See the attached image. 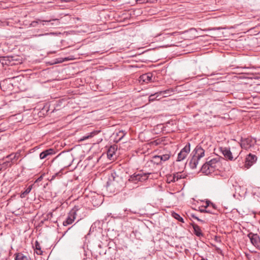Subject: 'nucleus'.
I'll list each match as a JSON object with an SVG mask.
<instances>
[{"label":"nucleus","instance_id":"nucleus-29","mask_svg":"<svg viewBox=\"0 0 260 260\" xmlns=\"http://www.w3.org/2000/svg\"><path fill=\"white\" fill-rule=\"evenodd\" d=\"M211 205L213 209H215V206L212 203H210V201H207L206 202V205L205 206L204 208H207L208 207H210V205Z\"/></svg>","mask_w":260,"mask_h":260},{"label":"nucleus","instance_id":"nucleus-7","mask_svg":"<svg viewBox=\"0 0 260 260\" xmlns=\"http://www.w3.org/2000/svg\"><path fill=\"white\" fill-rule=\"evenodd\" d=\"M190 151V144L187 143L178 154L177 161H181L184 160L187 156Z\"/></svg>","mask_w":260,"mask_h":260},{"label":"nucleus","instance_id":"nucleus-1","mask_svg":"<svg viewBox=\"0 0 260 260\" xmlns=\"http://www.w3.org/2000/svg\"><path fill=\"white\" fill-rule=\"evenodd\" d=\"M226 159L221 157L211 159L206 161L202 166L200 171L202 173L207 175L214 172L216 169L220 172L226 173Z\"/></svg>","mask_w":260,"mask_h":260},{"label":"nucleus","instance_id":"nucleus-17","mask_svg":"<svg viewBox=\"0 0 260 260\" xmlns=\"http://www.w3.org/2000/svg\"><path fill=\"white\" fill-rule=\"evenodd\" d=\"M57 157L59 158V162L61 164L62 167L65 168V167H68L70 165V162H66V160L67 159H68V158H69V159H70V158H68V157L62 158V157H59V156H58Z\"/></svg>","mask_w":260,"mask_h":260},{"label":"nucleus","instance_id":"nucleus-36","mask_svg":"<svg viewBox=\"0 0 260 260\" xmlns=\"http://www.w3.org/2000/svg\"><path fill=\"white\" fill-rule=\"evenodd\" d=\"M174 34H175V32H173V33H172V34H170V35H174Z\"/></svg>","mask_w":260,"mask_h":260},{"label":"nucleus","instance_id":"nucleus-25","mask_svg":"<svg viewBox=\"0 0 260 260\" xmlns=\"http://www.w3.org/2000/svg\"><path fill=\"white\" fill-rule=\"evenodd\" d=\"M220 152L225 158L228 157V149L226 148L220 147L219 148Z\"/></svg>","mask_w":260,"mask_h":260},{"label":"nucleus","instance_id":"nucleus-3","mask_svg":"<svg viewBox=\"0 0 260 260\" xmlns=\"http://www.w3.org/2000/svg\"><path fill=\"white\" fill-rule=\"evenodd\" d=\"M127 184L122 178L117 175L116 173H111L109 180L107 182V187L109 189H114L117 190L121 189L124 185Z\"/></svg>","mask_w":260,"mask_h":260},{"label":"nucleus","instance_id":"nucleus-32","mask_svg":"<svg viewBox=\"0 0 260 260\" xmlns=\"http://www.w3.org/2000/svg\"><path fill=\"white\" fill-rule=\"evenodd\" d=\"M200 211L201 212H208V213H212L213 212L210 210H206V208H204V209H200Z\"/></svg>","mask_w":260,"mask_h":260},{"label":"nucleus","instance_id":"nucleus-37","mask_svg":"<svg viewBox=\"0 0 260 260\" xmlns=\"http://www.w3.org/2000/svg\"><path fill=\"white\" fill-rule=\"evenodd\" d=\"M44 35L43 34H41V35H39L38 36H43Z\"/></svg>","mask_w":260,"mask_h":260},{"label":"nucleus","instance_id":"nucleus-8","mask_svg":"<svg viewBox=\"0 0 260 260\" xmlns=\"http://www.w3.org/2000/svg\"><path fill=\"white\" fill-rule=\"evenodd\" d=\"M255 142V140L251 138L242 139L240 146L241 148L247 149L253 146Z\"/></svg>","mask_w":260,"mask_h":260},{"label":"nucleus","instance_id":"nucleus-28","mask_svg":"<svg viewBox=\"0 0 260 260\" xmlns=\"http://www.w3.org/2000/svg\"><path fill=\"white\" fill-rule=\"evenodd\" d=\"M125 133H124L123 131H119V133L117 134V136L120 137L118 141L121 140L123 138V137L125 136Z\"/></svg>","mask_w":260,"mask_h":260},{"label":"nucleus","instance_id":"nucleus-26","mask_svg":"<svg viewBox=\"0 0 260 260\" xmlns=\"http://www.w3.org/2000/svg\"><path fill=\"white\" fill-rule=\"evenodd\" d=\"M61 176V174L60 171L59 172L56 173L51 176V181L54 180L56 177H57L58 178H59Z\"/></svg>","mask_w":260,"mask_h":260},{"label":"nucleus","instance_id":"nucleus-14","mask_svg":"<svg viewBox=\"0 0 260 260\" xmlns=\"http://www.w3.org/2000/svg\"><path fill=\"white\" fill-rule=\"evenodd\" d=\"M140 79L143 82L148 83L152 81V75L151 73L143 74L140 77Z\"/></svg>","mask_w":260,"mask_h":260},{"label":"nucleus","instance_id":"nucleus-5","mask_svg":"<svg viewBox=\"0 0 260 260\" xmlns=\"http://www.w3.org/2000/svg\"><path fill=\"white\" fill-rule=\"evenodd\" d=\"M234 146L229 149V160L236 159L241 152V147L239 142H235Z\"/></svg>","mask_w":260,"mask_h":260},{"label":"nucleus","instance_id":"nucleus-9","mask_svg":"<svg viewBox=\"0 0 260 260\" xmlns=\"http://www.w3.org/2000/svg\"><path fill=\"white\" fill-rule=\"evenodd\" d=\"M248 237L253 245L257 248L260 249V239L257 234L250 233L248 234Z\"/></svg>","mask_w":260,"mask_h":260},{"label":"nucleus","instance_id":"nucleus-13","mask_svg":"<svg viewBox=\"0 0 260 260\" xmlns=\"http://www.w3.org/2000/svg\"><path fill=\"white\" fill-rule=\"evenodd\" d=\"M55 153V150L53 149L50 148L45 150L40 154V158L41 159L46 158L48 156L51 155Z\"/></svg>","mask_w":260,"mask_h":260},{"label":"nucleus","instance_id":"nucleus-20","mask_svg":"<svg viewBox=\"0 0 260 260\" xmlns=\"http://www.w3.org/2000/svg\"><path fill=\"white\" fill-rule=\"evenodd\" d=\"M100 132H101L100 131H98V130L93 131L92 132L88 134L87 136L83 137L82 140H84L87 139L92 138V137H94V136L96 135L97 134H98Z\"/></svg>","mask_w":260,"mask_h":260},{"label":"nucleus","instance_id":"nucleus-15","mask_svg":"<svg viewBox=\"0 0 260 260\" xmlns=\"http://www.w3.org/2000/svg\"><path fill=\"white\" fill-rule=\"evenodd\" d=\"M51 21V20H42L41 19L37 18L35 20L32 21L29 25L31 27H37L39 24L44 25L43 22H49Z\"/></svg>","mask_w":260,"mask_h":260},{"label":"nucleus","instance_id":"nucleus-33","mask_svg":"<svg viewBox=\"0 0 260 260\" xmlns=\"http://www.w3.org/2000/svg\"><path fill=\"white\" fill-rule=\"evenodd\" d=\"M153 161H154V163H155L156 164H160V162L159 161V160H158V159H154V156L153 157Z\"/></svg>","mask_w":260,"mask_h":260},{"label":"nucleus","instance_id":"nucleus-24","mask_svg":"<svg viewBox=\"0 0 260 260\" xmlns=\"http://www.w3.org/2000/svg\"><path fill=\"white\" fill-rule=\"evenodd\" d=\"M172 216L175 218V219H176L177 220H178V221L181 222H184V220H183V219L182 217H181L179 214H178V213L175 212H172Z\"/></svg>","mask_w":260,"mask_h":260},{"label":"nucleus","instance_id":"nucleus-31","mask_svg":"<svg viewBox=\"0 0 260 260\" xmlns=\"http://www.w3.org/2000/svg\"><path fill=\"white\" fill-rule=\"evenodd\" d=\"M191 216L193 218L198 220V221L201 222L202 223H205V221L203 220H201V219L199 218L197 216H196L194 214H191Z\"/></svg>","mask_w":260,"mask_h":260},{"label":"nucleus","instance_id":"nucleus-27","mask_svg":"<svg viewBox=\"0 0 260 260\" xmlns=\"http://www.w3.org/2000/svg\"><path fill=\"white\" fill-rule=\"evenodd\" d=\"M162 161H165L168 160L170 157V152L162 155Z\"/></svg>","mask_w":260,"mask_h":260},{"label":"nucleus","instance_id":"nucleus-6","mask_svg":"<svg viewBox=\"0 0 260 260\" xmlns=\"http://www.w3.org/2000/svg\"><path fill=\"white\" fill-rule=\"evenodd\" d=\"M79 208L78 206H74V208L70 211L68 214V217L65 221L63 222L64 226H67L72 224L75 220L77 215V212L79 211Z\"/></svg>","mask_w":260,"mask_h":260},{"label":"nucleus","instance_id":"nucleus-4","mask_svg":"<svg viewBox=\"0 0 260 260\" xmlns=\"http://www.w3.org/2000/svg\"><path fill=\"white\" fill-rule=\"evenodd\" d=\"M150 173H135L132 175L129 176L128 181L126 182L127 184L128 183L132 182L134 183H137L138 182H143L148 179Z\"/></svg>","mask_w":260,"mask_h":260},{"label":"nucleus","instance_id":"nucleus-34","mask_svg":"<svg viewBox=\"0 0 260 260\" xmlns=\"http://www.w3.org/2000/svg\"><path fill=\"white\" fill-rule=\"evenodd\" d=\"M233 69H234V68H230V70H231V71H229V72H230V73H234V72H233V71H232V70H233Z\"/></svg>","mask_w":260,"mask_h":260},{"label":"nucleus","instance_id":"nucleus-30","mask_svg":"<svg viewBox=\"0 0 260 260\" xmlns=\"http://www.w3.org/2000/svg\"><path fill=\"white\" fill-rule=\"evenodd\" d=\"M154 159H158V160H159V161H160V163L162 161V155H155V156H154Z\"/></svg>","mask_w":260,"mask_h":260},{"label":"nucleus","instance_id":"nucleus-16","mask_svg":"<svg viewBox=\"0 0 260 260\" xmlns=\"http://www.w3.org/2000/svg\"><path fill=\"white\" fill-rule=\"evenodd\" d=\"M194 234L198 237L203 236V234L202 233L200 228L197 224L193 223L192 224Z\"/></svg>","mask_w":260,"mask_h":260},{"label":"nucleus","instance_id":"nucleus-18","mask_svg":"<svg viewBox=\"0 0 260 260\" xmlns=\"http://www.w3.org/2000/svg\"><path fill=\"white\" fill-rule=\"evenodd\" d=\"M15 260H30V258L21 253H19L16 256Z\"/></svg>","mask_w":260,"mask_h":260},{"label":"nucleus","instance_id":"nucleus-23","mask_svg":"<svg viewBox=\"0 0 260 260\" xmlns=\"http://www.w3.org/2000/svg\"><path fill=\"white\" fill-rule=\"evenodd\" d=\"M184 177H182V176L179 174V173H176L174 174L173 176L172 177V179L171 180V182H175L176 181H178L179 179L183 178Z\"/></svg>","mask_w":260,"mask_h":260},{"label":"nucleus","instance_id":"nucleus-11","mask_svg":"<svg viewBox=\"0 0 260 260\" xmlns=\"http://www.w3.org/2000/svg\"><path fill=\"white\" fill-rule=\"evenodd\" d=\"M256 160L257 157L255 155L249 154L246 158L245 167L248 169L256 162Z\"/></svg>","mask_w":260,"mask_h":260},{"label":"nucleus","instance_id":"nucleus-10","mask_svg":"<svg viewBox=\"0 0 260 260\" xmlns=\"http://www.w3.org/2000/svg\"><path fill=\"white\" fill-rule=\"evenodd\" d=\"M172 92V90H170V89H167L166 90H162V91H160L157 92L154 94H151L149 96V101H153L155 99H156V98L158 96H160V95L167 96L168 95H170V94Z\"/></svg>","mask_w":260,"mask_h":260},{"label":"nucleus","instance_id":"nucleus-19","mask_svg":"<svg viewBox=\"0 0 260 260\" xmlns=\"http://www.w3.org/2000/svg\"><path fill=\"white\" fill-rule=\"evenodd\" d=\"M116 149H117L115 148V146H111L109 148L108 152H107V155L109 158H111L113 156V155L115 153Z\"/></svg>","mask_w":260,"mask_h":260},{"label":"nucleus","instance_id":"nucleus-2","mask_svg":"<svg viewBox=\"0 0 260 260\" xmlns=\"http://www.w3.org/2000/svg\"><path fill=\"white\" fill-rule=\"evenodd\" d=\"M190 155L191 158L189 160V166L191 169H194L197 168L200 160L205 155V150L201 145H197L192 151Z\"/></svg>","mask_w":260,"mask_h":260},{"label":"nucleus","instance_id":"nucleus-12","mask_svg":"<svg viewBox=\"0 0 260 260\" xmlns=\"http://www.w3.org/2000/svg\"><path fill=\"white\" fill-rule=\"evenodd\" d=\"M16 155L13 154L8 155L6 157V160L3 163V168L4 167H10L12 165L11 162L15 158Z\"/></svg>","mask_w":260,"mask_h":260},{"label":"nucleus","instance_id":"nucleus-21","mask_svg":"<svg viewBox=\"0 0 260 260\" xmlns=\"http://www.w3.org/2000/svg\"><path fill=\"white\" fill-rule=\"evenodd\" d=\"M32 185H30L24 191L21 192V194H20V197L21 198H24L25 197L26 195H27V194H28L30 191L32 189Z\"/></svg>","mask_w":260,"mask_h":260},{"label":"nucleus","instance_id":"nucleus-35","mask_svg":"<svg viewBox=\"0 0 260 260\" xmlns=\"http://www.w3.org/2000/svg\"><path fill=\"white\" fill-rule=\"evenodd\" d=\"M52 214L51 213H50L49 214H47V216L48 217L49 215H50L51 216H52Z\"/></svg>","mask_w":260,"mask_h":260},{"label":"nucleus","instance_id":"nucleus-22","mask_svg":"<svg viewBox=\"0 0 260 260\" xmlns=\"http://www.w3.org/2000/svg\"><path fill=\"white\" fill-rule=\"evenodd\" d=\"M35 249L36 250V253L38 255H41L43 253V251L41 250V247L38 241H36L35 242Z\"/></svg>","mask_w":260,"mask_h":260}]
</instances>
